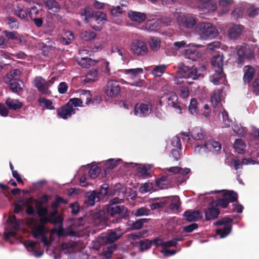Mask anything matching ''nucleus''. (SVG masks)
Returning a JSON list of instances; mask_svg holds the SVG:
<instances>
[{"label": "nucleus", "instance_id": "1a4fd4ad", "mask_svg": "<svg viewBox=\"0 0 259 259\" xmlns=\"http://www.w3.org/2000/svg\"><path fill=\"white\" fill-rule=\"evenodd\" d=\"M8 222V227L4 232L5 239L6 241H9L11 237H15L20 227V221L17 220L14 215L10 217Z\"/></svg>", "mask_w": 259, "mask_h": 259}, {"label": "nucleus", "instance_id": "f704fd0d", "mask_svg": "<svg viewBox=\"0 0 259 259\" xmlns=\"http://www.w3.org/2000/svg\"><path fill=\"white\" fill-rule=\"evenodd\" d=\"M217 5L212 3H209L204 7H199L200 14H210L217 10Z\"/></svg>", "mask_w": 259, "mask_h": 259}, {"label": "nucleus", "instance_id": "bb28decb", "mask_svg": "<svg viewBox=\"0 0 259 259\" xmlns=\"http://www.w3.org/2000/svg\"><path fill=\"white\" fill-rule=\"evenodd\" d=\"M184 216L189 222H196L201 218V213L198 210H187L185 212Z\"/></svg>", "mask_w": 259, "mask_h": 259}, {"label": "nucleus", "instance_id": "20e7f679", "mask_svg": "<svg viewBox=\"0 0 259 259\" xmlns=\"http://www.w3.org/2000/svg\"><path fill=\"white\" fill-rule=\"evenodd\" d=\"M178 25L180 28L191 29L197 24L198 20L191 14H184L177 11L174 14Z\"/></svg>", "mask_w": 259, "mask_h": 259}, {"label": "nucleus", "instance_id": "09e8293b", "mask_svg": "<svg viewBox=\"0 0 259 259\" xmlns=\"http://www.w3.org/2000/svg\"><path fill=\"white\" fill-rule=\"evenodd\" d=\"M219 113H221L222 115L223 123L224 127L230 126L232 123V120L229 118L228 112L224 108H221L219 111Z\"/></svg>", "mask_w": 259, "mask_h": 259}, {"label": "nucleus", "instance_id": "c9c22d12", "mask_svg": "<svg viewBox=\"0 0 259 259\" xmlns=\"http://www.w3.org/2000/svg\"><path fill=\"white\" fill-rule=\"evenodd\" d=\"M191 136L195 140H201L204 137V132L201 127H195L191 132Z\"/></svg>", "mask_w": 259, "mask_h": 259}, {"label": "nucleus", "instance_id": "774afa93", "mask_svg": "<svg viewBox=\"0 0 259 259\" xmlns=\"http://www.w3.org/2000/svg\"><path fill=\"white\" fill-rule=\"evenodd\" d=\"M179 93L181 97L184 99L187 98L189 96V91L187 87H181L179 89Z\"/></svg>", "mask_w": 259, "mask_h": 259}, {"label": "nucleus", "instance_id": "49530a36", "mask_svg": "<svg viewBox=\"0 0 259 259\" xmlns=\"http://www.w3.org/2000/svg\"><path fill=\"white\" fill-rule=\"evenodd\" d=\"M22 74V72L18 69H15L11 70L7 75V77L9 80H19Z\"/></svg>", "mask_w": 259, "mask_h": 259}, {"label": "nucleus", "instance_id": "423d86ee", "mask_svg": "<svg viewBox=\"0 0 259 259\" xmlns=\"http://www.w3.org/2000/svg\"><path fill=\"white\" fill-rule=\"evenodd\" d=\"M121 71L127 75V78L131 80L129 84L132 86H135L139 88L146 87V83L143 80L139 78V75L143 74L144 70L142 68H137L134 69H123Z\"/></svg>", "mask_w": 259, "mask_h": 259}, {"label": "nucleus", "instance_id": "b1692460", "mask_svg": "<svg viewBox=\"0 0 259 259\" xmlns=\"http://www.w3.org/2000/svg\"><path fill=\"white\" fill-rule=\"evenodd\" d=\"M211 64L214 71H223V56L220 55L214 56L211 59Z\"/></svg>", "mask_w": 259, "mask_h": 259}, {"label": "nucleus", "instance_id": "6e6d98bb", "mask_svg": "<svg viewBox=\"0 0 259 259\" xmlns=\"http://www.w3.org/2000/svg\"><path fill=\"white\" fill-rule=\"evenodd\" d=\"M67 104H69V105H70L71 107H73V108H77L78 107H83L84 106V104L81 103L78 97L70 99Z\"/></svg>", "mask_w": 259, "mask_h": 259}, {"label": "nucleus", "instance_id": "4468645a", "mask_svg": "<svg viewBox=\"0 0 259 259\" xmlns=\"http://www.w3.org/2000/svg\"><path fill=\"white\" fill-rule=\"evenodd\" d=\"M78 110V108L71 107L70 105H69V104L67 103L64 106L57 110V114L60 118L66 119L75 114Z\"/></svg>", "mask_w": 259, "mask_h": 259}, {"label": "nucleus", "instance_id": "de8ad7c7", "mask_svg": "<svg viewBox=\"0 0 259 259\" xmlns=\"http://www.w3.org/2000/svg\"><path fill=\"white\" fill-rule=\"evenodd\" d=\"M167 66L164 64L156 66L153 68L152 74L157 77H160L164 73Z\"/></svg>", "mask_w": 259, "mask_h": 259}, {"label": "nucleus", "instance_id": "680f3d73", "mask_svg": "<svg viewBox=\"0 0 259 259\" xmlns=\"http://www.w3.org/2000/svg\"><path fill=\"white\" fill-rule=\"evenodd\" d=\"M115 248V246L113 245L105 247L103 251V255L105 256L107 259L111 257V255Z\"/></svg>", "mask_w": 259, "mask_h": 259}, {"label": "nucleus", "instance_id": "13d9d810", "mask_svg": "<svg viewBox=\"0 0 259 259\" xmlns=\"http://www.w3.org/2000/svg\"><path fill=\"white\" fill-rule=\"evenodd\" d=\"M7 23L11 29H17L19 28L18 22L12 17L10 16L7 18Z\"/></svg>", "mask_w": 259, "mask_h": 259}, {"label": "nucleus", "instance_id": "6ab92c4d", "mask_svg": "<svg viewBox=\"0 0 259 259\" xmlns=\"http://www.w3.org/2000/svg\"><path fill=\"white\" fill-rule=\"evenodd\" d=\"M243 29V26L241 25H233L228 29V36L231 39H236L240 37Z\"/></svg>", "mask_w": 259, "mask_h": 259}, {"label": "nucleus", "instance_id": "5701e85b", "mask_svg": "<svg viewBox=\"0 0 259 259\" xmlns=\"http://www.w3.org/2000/svg\"><path fill=\"white\" fill-rule=\"evenodd\" d=\"M112 195L113 197V199H116V200L122 202L126 195V189L124 186L120 185L119 187L114 188Z\"/></svg>", "mask_w": 259, "mask_h": 259}, {"label": "nucleus", "instance_id": "e2e57ef3", "mask_svg": "<svg viewBox=\"0 0 259 259\" xmlns=\"http://www.w3.org/2000/svg\"><path fill=\"white\" fill-rule=\"evenodd\" d=\"M100 171V169L98 166L93 165L89 170V176L92 179H95L98 176Z\"/></svg>", "mask_w": 259, "mask_h": 259}, {"label": "nucleus", "instance_id": "f8f14e48", "mask_svg": "<svg viewBox=\"0 0 259 259\" xmlns=\"http://www.w3.org/2000/svg\"><path fill=\"white\" fill-rule=\"evenodd\" d=\"M131 50L136 55L144 56L147 54L148 48L142 40H135L131 46Z\"/></svg>", "mask_w": 259, "mask_h": 259}, {"label": "nucleus", "instance_id": "39448f33", "mask_svg": "<svg viewBox=\"0 0 259 259\" xmlns=\"http://www.w3.org/2000/svg\"><path fill=\"white\" fill-rule=\"evenodd\" d=\"M120 201L116 199H112L108 204L105 206L104 211L111 217L120 215L121 218H125L128 216L127 208L124 205H119Z\"/></svg>", "mask_w": 259, "mask_h": 259}, {"label": "nucleus", "instance_id": "4be33fe9", "mask_svg": "<svg viewBox=\"0 0 259 259\" xmlns=\"http://www.w3.org/2000/svg\"><path fill=\"white\" fill-rule=\"evenodd\" d=\"M24 245L27 250L31 252V254L36 257L41 256L43 253V251L36 252L35 249L37 248V243L32 241L27 240L24 243Z\"/></svg>", "mask_w": 259, "mask_h": 259}, {"label": "nucleus", "instance_id": "473e14b6", "mask_svg": "<svg viewBox=\"0 0 259 259\" xmlns=\"http://www.w3.org/2000/svg\"><path fill=\"white\" fill-rule=\"evenodd\" d=\"M244 71L243 80L245 82L249 83L253 77L254 70L250 66H245L244 67Z\"/></svg>", "mask_w": 259, "mask_h": 259}, {"label": "nucleus", "instance_id": "603ef678", "mask_svg": "<svg viewBox=\"0 0 259 259\" xmlns=\"http://www.w3.org/2000/svg\"><path fill=\"white\" fill-rule=\"evenodd\" d=\"M38 102L41 106L45 107L48 109L52 110L54 109L53 102L50 100L40 98L38 99Z\"/></svg>", "mask_w": 259, "mask_h": 259}, {"label": "nucleus", "instance_id": "58836bf2", "mask_svg": "<svg viewBox=\"0 0 259 259\" xmlns=\"http://www.w3.org/2000/svg\"><path fill=\"white\" fill-rule=\"evenodd\" d=\"M74 34L71 31H66L64 32L60 41L63 45H68L74 39Z\"/></svg>", "mask_w": 259, "mask_h": 259}, {"label": "nucleus", "instance_id": "4d7b16f0", "mask_svg": "<svg viewBox=\"0 0 259 259\" xmlns=\"http://www.w3.org/2000/svg\"><path fill=\"white\" fill-rule=\"evenodd\" d=\"M153 185L151 183H145L141 185L139 188V191L142 193L150 192L153 188Z\"/></svg>", "mask_w": 259, "mask_h": 259}, {"label": "nucleus", "instance_id": "8fccbe9b", "mask_svg": "<svg viewBox=\"0 0 259 259\" xmlns=\"http://www.w3.org/2000/svg\"><path fill=\"white\" fill-rule=\"evenodd\" d=\"M98 75V72L97 69L91 70L86 74L84 81L87 82L95 81L97 79Z\"/></svg>", "mask_w": 259, "mask_h": 259}, {"label": "nucleus", "instance_id": "5fc2aeb1", "mask_svg": "<svg viewBox=\"0 0 259 259\" xmlns=\"http://www.w3.org/2000/svg\"><path fill=\"white\" fill-rule=\"evenodd\" d=\"M232 129L234 132L237 135L243 136L245 134V128L240 124H234L232 126Z\"/></svg>", "mask_w": 259, "mask_h": 259}, {"label": "nucleus", "instance_id": "69168bd1", "mask_svg": "<svg viewBox=\"0 0 259 259\" xmlns=\"http://www.w3.org/2000/svg\"><path fill=\"white\" fill-rule=\"evenodd\" d=\"M14 14L21 19H24L27 15V12L19 7L17 8V9L14 10Z\"/></svg>", "mask_w": 259, "mask_h": 259}, {"label": "nucleus", "instance_id": "bf43d9fd", "mask_svg": "<svg viewBox=\"0 0 259 259\" xmlns=\"http://www.w3.org/2000/svg\"><path fill=\"white\" fill-rule=\"evenodd\" d=\"M152 241L148 239L141 241L139 244V248L141 251H144L150 248Z\"/></svg>", "mask_w": 259, "mask_h": 259}, {"label": "nucleus", "instance_id": "4c0bfd02", "mask_svg": "<svg viewBox=\"0 0 259 259\" xmlns=\"http://www.w3.org/2000/svg\"><path fill=\"white\" fill-rule=\"evenodd\" d=\"M246 144L241 139H236L234 144V148L239 154H243L246 148Z\"/></svg>", "mask_w": 259, "mask_h": 259}, {"label": "nucleus", "instance_id": "864d4df0", "mask_svg": "<svg viewBox=\"0 0 259 259\" xmlns=\"http://www.w3.org/2000/svg\"><path fill=\"white\" fill-rule=\"evenodd\" d=\"M171 203L170 205V208L172 210H178L180 206V198L177 196L172 197Z\"/></svg>", "mask_w": 259, "mask_h": 259}, {"label": "nucleus", "instance_id": "cd10ccee", "mask_svg": "<svg viewBox=\"0 0 259 259\" xmlns=\"http://www.w3.org/2000/svg\"><path fill=\"white\" fill-rule=\"evenodd\" d=\"M85 203L91 206L95 204L96 202L99 200L98 194L95 191L88 192L85 195Z\"/></svg>", "mask_w": 259, "mask_h": 259}, {"label": "nucleus", "instance_id": "c756f323", "mask_svg": "<svg viewBox=\"0 0 259 259\" xmlns=\"http://www.w3.org/2000/svg\"><path fill=\"white\" fill-rule=\"evenodd\" d=\"M84 222L82 218L74 220L72 223L71 232H70V235L72 236L77 235V232L79 231L78 228L82 226Z\"/></svg>", "mask_w": 259, "mask_h": 259}, {"label": "nucleus", "instance_id": "393cba45", "mask_svg": "<svg viewBox=\"0 0 259 259\" xmlns=\"http://www.w3.org/2000/svg\"><path fill=\"white\" fill-rule=\"evenodd\" d=\"M123 234V232L120 230V228L116 229L114 231H111L106 236L105 241L108 243H111L120 238Z\"/></svg>", "mask_w": 259, "mask_h": 259}, {"label": "nucleus", "instance_id": "a19ab883", "mask_svg": "<svg viewBox=\"0 0 259 259\" xmlns=\"http://www.w3.org/2000/svg\"><path fill=\"white\" fill-rule=\"evenodd\" d=\"M150 213V209L146 207H141L132 211V214L135 217L148 216Z\"/></svg>", "mask_w": 259, "mask_h": 259}, {"label": "nucleus", "instance_id": "9d476101", "mask_svg": "<svg viewBox=\"0 0 259 259\" xmlns=\"http://www.w3.org/2000/svg\"><path fill=\"white\" fill-rule=\"evenodd\" d=\"M152 111V106L150 104L137 103L134 107V114L140 117L149 115Z\"/></svg>", "mask_w": 259, "mask_h": 259}, {"label": "nucleus", "instance_id": "a18cd8bd", "mask_svg": "<svg viewBox=\"0 0 259 259\" xmlns=\"http://www.w3.org/2000/svg\"><path fill=\"white\" fill-rule=\"evenodd\" d=\"M80 37L84 41H89L94 39L96 33L92 31L83 30L80 33Z\"/></svg>", "mask_w": 259, "mask_h": 259}, {"label": "nucleus", "instance_id": "0e129e2a", "mask_svg": "<svg viewBox=\"0 0 259 259\" xmlns=\"http://www.w3.org/2000/svg\"><path fill=\"white\" fill-rule=\"evenodd\" d=\"M96 21L98 23H103L107 20L106 15L102 12H98L95 16Z\"/></svg>", "mask_w": 259, "mask_h": 259}, {"label": "nucleus", "instance_id": "e433bc0d", "mask_svg": "<svg viewBox=\"0 0 259 259\" xmlns=\"http://www.w3.org/2000/svg\"><path fill=\"white\" fill-rule=\"evenodd\" d=\"M159 27V22L153 19L148 21L145 25V29L149 32L156 31Z\"/></svg>", "mask_w": 259, "mask_h": 259}, {"label": "nucleus", "instance_id": "0eeeda50", "mask_svg": "<svg viewBox=\"0 0 259 259\" xmlns=\"http://www.w3.org/2000/svg\"><path fill=\"white\" fill-rule=\"evenodd\" d=\"M196 30L201 38L205 40L214 38L219 33L217 28L208 22L199 23Z\"/></svg>", "mask_w": 259, "mask_h": 259}, {"label": "nucleus", "instance_id": "dca6fc26", "mask_svg": "<svg viewBox=\"0 0 259 259\" xmlns=\"http://www.w3.org/2000/svg\"><path fill=\"white\" fill-rule=\"evenodd\" d=\"M202 46L199 45L190 44L188 45L185 50V54L184 56L185 58L192 60V61H196L197 55L198 54L197 48H199Z\"/></svg>", "mask_w": 259, "mask_h": 259}, {"label": "nucleus", "instance_id": "c85d7f7f", "mask_svg": "<svg viewBox=\"0 0 259 259\" xmlns=\"http://www.w3.org/2000/svg\"><path fill=\"white\" fill-rule=\"evenodd\" d=\"M6 104L10 110H16L22 107V103L16 99L8 98L6 101Z\"/></svg>", "mask_w": 259, "mask_h": 259}, {"label": "nucleus", "instance_id": "2f4dec72", "mask_svg": "<svg viewBox=\"0 0 259 259\" xmlns=\"http://www.w3.org/2000/svg\"><path fill=\"white\" fill-rule=\"evenodd\" d=\"M79 99L81 103L85 105H89L91 101V94L89 90H82L79 92Z\"/></svg>", "mask_w": 259, "mask_h": 259}, {"label": "nucleus", "instance_id": "aec40b11", "mask_svg": "<svg viewBox=\"0 0 259 259\" xmlns=\"http://www.w3.org/2000/svg\"><path fill=\"white\" fill-rule=\"evenodd\" d=\"M207 151H209L214 154H219L221 153L222 145L219 141L209 140L205 144Z\"/></svg>", "mask_w": 259, "mask_h": 259}, {"label": "nucleus", "instance_id": "2eb2a0df", "mask_svg": "<svg viewBox=\"0 0 259 259\" xmlns=\"http://www.w3.org/2000/svg\"><path fill=\"white\" fill-rule=\"evenodd\" d=\"M237 55L239 59H240V62L244 59H251L254 56L253 52L247 45H243L240 47L237 51Z\"/></svg>", "mask_w": 259, "mask_h": 259}, {"label": "nucleus", "instance_id": "6e6552de", "mask_svg": "<svg viewBox=\"0 0 259 259\" xmlns=\"http://www.w3.org/2000/svg\"><path fill=\"white\" fill-rule=\"evenodd\" d=\"M232 220L228 218H224L213 223L215 226H221L222 228L216 230V233L220 235L221 238L227 236L231 231V222Z\"/></svg>", "mask_w": 259, "mask_h": 259}, {"label": "nucleus", "instance_id": "7c9ffc66", "mask_svg": "<svg viewBox=\"0 0 259 259\" xmlns=\"http://www.w3.org/2000/svg\"><path fill=\"white\" fill-rule=\"evenodd\" d=\"M215 73L212 75L211 78V81L214 85H218L221 83H224L225 81V76L223 73V70L222 71H214Z\"/></svg>", "mask_w": 259, "mask_h": 259}, {"label": "nucleus", "instance_id": "72a5a7b5", "mask_svg": "<svg viewBox=\"0 0 259 259\" xmlns=\"http://www.w3.org/2000/svg\"><path fill=\"white\" fill-rule=\"evenodd\" d=\"M97 61L90 58L83 57L78 60V63L82 67L89 68L96 64Z\"/></svg>", "mask_w": 259, "mask_h": 259}, {"label": "nucleus", "instance_id": "f03ea898", "mask_svg": "<svg viewBox=\"0 0 259 259\" xmlns=\"http://www.w3.org/2000/svg\"><path fill=\"white\" fill-rule=\"evenodd\" d=\"M207 194H217V200L212 202L205 211V220L207 221L217 218L220 212L217 207L226 208L230 202L235 201L237 199V194L233 191L226 192L225 190L210 191Z\"/></svg>", "mask_w": 259, "mask_h": 259}, {"label": "nucleus", "instance_id": "052dcab7", "mask_svg": "<svg viewBox=\"0 0 259 259\" xmlns=\"http://www.w3.org/2000/svg\"><path fill=\"white\" fill-rule=\"evenodd\" d=\"M139 172L141 176L147 177L150 175L151 168L149 165H144L139 168Z\"/></svg>", "mask_w": 259, "mask_h": 259}, {"label": "nucleus", "instance_id": "9b49d317", "mask_svg": "<svg viewBox=\"0 0 259 259\" xmlns=\"http://www.w3.org/2000/svg\"><path fill=\"white\" fill-rule=\"evenodd\" d=\"M34 84L41 94L46 96L51 95V92L49 90L48 82L42 77L39 76L35 77Z\"/></svg>", "mask_w": 259, "mask_h": 259}, {"label": "nucleus", "instance_id": "3c124183", "mask_svg": "<svg viewBox=\"0 0 259 259\" xmlns=\"http://www.w3.org/2000/svg\"><path fill=\"white\" fill-rule=\"evenodd\" d=\"M9 81V86L13 92L19 93L22 90L21 85L18 80H11Z\"/></svg>", "mask_w": 259, "mask_h": 259}, {"label": "nucleus", "instance_id": "7ed1b4c3", "mask_svg": "<svg viewBox=\"0 0 259 259\" xmlns=\"http://www.w3.org/2000/svg\"><path fill=\"white\" fill-rule=\"evenodd\" d=\"M205 70V66L201 65L198 68L190 71L187 66L181 64L179 66L177 76L180 78H185L188 83L191 84L193 82L192 80L203 77L202 73Z\"/></svg>", "mask_w": 259, "mask_h": 259}, {"label": "nucleus", "instance_id": "ddd939ff", "mask_svg": "<svg viewBox=\"0 0 259 259\" xmlns=\"http://www.w3.org/2000/svg\"><path fill=\"white\" fill-rule=\"evenodd\" d=\"M120 91V87L118 81L114 80H109L106 85V95L111 97H116Z\"/></svg>", "mask_w": 259, "mask_h": 259}, {"label": "nucleus", "instance_id": "79ce46f5", "mask_svg": "<svg viewBox=\"0 0 259 259\" xmlns=\"http://www.w3.org/2000/svg\"><path fill=\"white\" fill-rule=\"evenodd\" d=\"M170 172L173 174H180L182 175H185L190 172V169L188 168H182L178 166L170 167L165 169Z\"/></svg>", "mask_w": 259, "mask_h": 259}, {"label": "nucleus", "instance_id": "a211bd4d", "mask_svg": "<svg viewBox=\"0 0 259 259\" xmlns=\"http://www.w3.org/2000/svg\"><path fill=\"white\" fill-rule=\"evenodd\" d=\"M120 5L117 6H112L111 8V14L112 18L118 17L121 15L125 14V10L124 8H126L127 6V2L125 0H118Z\"/></svg>", "mask_w": 259, "mask_h": 259}, {"label": "nucleus", "instance_id": "37998d69", "mask_svg": "<svg viewBox=\"0 0 259 259\" xmlns=\"http://www.w3.org/2000/svg\"><path fill=\"white\" fill-rule=\"evenodd\" d=\"M148 219H141L136 222L129 221L128 225L131 226V228L133 230H138L141 229L144 223L148 222Z\"/></svg>", "mask_w": 259, "mask_h": 259}, {"label": "nucleus", "instance_id": "f257e3e1", "mask_svg": "<svg viewBox=\"0 0 259 259\" xmlns=\"http://www.w3.org/2000/svg\"><path fill=\"white\" fill-rule=\"evenodd\" d=\"M58 206V203L55 201L51 204L53 210L50 212L47 207L39 206L37 208V212L40 217V220L30 219L27 221V226L31 229L33 237L36 239H40L45 246L50 245L51 241L48 239L49 230L45 227L44 223L57 222L56 216L58 213L57 208Z\"/></svg>", "mask_w": 259, "mask_h": 259}, {"label": "nucleus", "instance_id": "338daca9", "mask_svg": "<svg viewBox=\"0 0 259 259\" xmlns=\"http://www.w3.org/2000/svg\"><path fill=\"white\" fill-rule=\"evenodd\" d=\"M244 11V8L241 7L237 8L232 12V15L235 19H237L243 15Z\"/></svg>", "mask_w": 259, "mask_h": 259}, {"label": "nucleus", "instance_id": "f3484780", "mask_svg": "<svg viewBox=\"0 0 259 259\" xmlns=\"http://www.w3.org/2000/svg\"><path fill=\"white\" fill-rule=\"evenodd\" d=\"M167 103L169 107L173 108L176 113L180 114L182 113V107L178 102V97L175 94H171L168 96Z\"/></svg>", "mask_w": 259, "mask_h": 259}, {"label": "nucleus", "instance_id": "c03bdc74", "mask_svg": "<svg viewBox=\"0 0 259 259\" xmlns=\"http://www.w3.org/2000/svg\"><path fill=\"white\" fill-rule=\"evenodd\" d=\"M198 102L195 99H192L189 105V111L191 114L196 116L198 114Z\"/></svg>", "mask_w": 259, "mask_h": 259}, {"label": "nucleus", "instance_id": "a878e982", "mask_svg": "<svg viewBox=\"0 0 259 259\" xmlns=\"http://www.w3.org/2000/svg\"><path fill=\"white\" fill-rule=\"evenodd\" d=\"M222 90H214L211 96L210 100L214 108L219 107L222 100Z\"/></svg>", "mask_w": 259, "mask_h": 259}, {"label": "nucleus", "instance_id": "412c9836", "mask_svg": "<svg viewBox=\"0 0 259 259\" xmlns=\"http://www.w3.org/2000/svg\"><path fill=\"white\" fill-rule=\"evenodd\" d=\"M127 16L131 21L139 23L143 22L146 18V14L134 11H130Z\"/></svg>", "mask_w": 259, "mask_h": 259}, {"label": "nucleus", "instance_id": "ea45409f", "mask_svg": "<svg viewBox=\"0 0 259 259\" xmlns=\"http://www.w3.org/2000/svg\"><path fill=\"white\" fill-rule=\"evenodd\" d=\"M149 44L150 49L153 51H157L160 47L161 41L160 39L156 37H151L150 38Z\"/></svg>", "mask_w": 259, "mask_h": 259}]
</instances>
